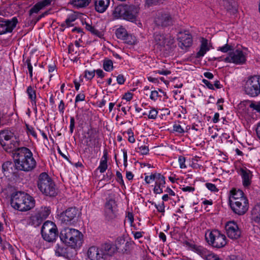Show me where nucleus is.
Here are the masks:
<instances>
[{"label": "nucleus", "mask_w": 260, "mask_h": 260, "mask_svg": "<svg viewBox=\"0 0 260 260\" xmlns=\"http://www.w3.org/2000/svg\"><path fill=\"white\" fill-rule=\"evenodd\" d=\"M203 83L210 89H214L213 85L211 84L208 80L203 79Z\"/></svg>", "instance_id": "nucleus-59"}, {"label": "nucleus", "mask_w": 260, "mask_h": 260, "mask_svg": "<svg viewBox=\"0 0 260 260\" xmlns=\"http://www.w3.org/2000/svg\"><path fill=\"white\" fill-rule=\"evenodd\" d=\"M155 207L156 208L157 211L159 212L163 213L165 212V205L164 202H162L160 204L157 205L155 204Z\"/></svg>", "instance_id": "nucleus-53"}, {"label": "nucleus", "mask_w": 260, "mask_h": 260, "mask_svg": "<svg viewBox=\"0 0 260 260\" xmlns=\"http://www.w3.org/2000/svg\"><path fill=\"white\" fill-rule=\"evenodd\" d=\"M155 73L160 75H168L171 74V72L169 70H157L154 72Z\"/></svg>", "instance_id": "nucleus-57"}, {"label": "nucleus", "mask_w": 260, "mask_h": 260, "mask_svg": "<svg viewBox=\"0 0 260 260\" xmlns=\"http://www.w3.org/2000/svg\"><path fill=\"white\" fill-rule=\"evenodd\" d=\"M153 23L158 28H163L173 23L172 18L170 14L165 11H158L154 17Z\"/></svg>", "instance_id": "nucleus-12"}, {"label": "nucleus", "mask_w": 260, "mask_h": 260, "mask_svg": "<svg viewBox=\"0 0 260 260\" xmlns=\"http://www.w3.org/2000/svg\"><path fill=\"white\" fill-rule=\"evenodd\" d=\"M133 98V94L130 92L125 93L123 99L126 100V101H131Z\"/></svg>", "instance_id": "nucleus-62"}, {"label": "nucleus", "mask_w": 260, "mask_h": 260, "mask_svg": "<svg viewBox=\"0 0 260 260\" xmlns=\"http://www.w3.org/2000/svg\"><path fill=\"white\" fill-rule=\"evenodd\" d=\"M108 208H109V209L111 210H117V205L114 200L111 199L106 202L105 206V209L107 210Z\"/></svg>", "instance_id": "nucleus-34"}, {"label": "nucleus", "mask_w": 260, "mask_h": 260, "mask_svg": "<svg viewBox=\"0 0 260 260\" xmlns=\"http://www.w3.org/2000/svg\"><path fill=\"white\" fill-rule=\"evenodd\" d=\"M165 0H146V4L148 6L162 3Z\"/></svg>", "instance_id": "nucleus-44"}, {"label": "nucleus", "mask_w": 260, "mask_h": 260, "mask_svg": "<svg viewBox=\"0 0 260 260\" xmlns=\"http://www.w3.org/2000/svg\"><path fill=\"white\" fill-rule=\"evenodd\" d=\"M244 89L247 95L255 97L260 94V76H253L246 81Z\"/></svg>", "instance_id": "nucleus-7"}, {"label": "nucleus", "mask_w": 260, "mask_h": 260, "mask_svg": "<svg viewBox=\"0 0 260 260\" xmlns=\"http://www.w3.org/2000/svg\"><path fill=\"white\" fill-rule=\"evenodd\" d=\"M37 186L39 190L46 196L55 197L57 194L54 181L46 172H43L39 175Z\"/></svg>", "instance_id": "nucleus-5"}, {"label": "nucleus", "mask_w": 260, "mask_h": 260, "mask_svg": "<svg viewBox=\"0 0 260 260\" xmlns=\"http://www.w3.org/2000/svg\"><path fill=\"white\" fill-rule=\"evenodd\" d=\"M186 245L189 250L197 253L204 260H223L217 254L202 246L189 242H186Z\"/></svg>", "instance_id": "nucleus-8"}, {"label": "nucleus", "mask_w": 260, "mask_h": 260, "mask_svg": "<svg viewBox=\"0 0 260 260\" xmlns=\"http://www.w3.org/2000/svg\"><path fill=\"white\" fill-rule=\"evenodd\" d=\"M103 68L107 72H110L113 69V61L109 59H105L103 61Z\"/></svg>", "instance_id": "nucleus-35"}, {"label": "nucleus", "mask_w": 260, "mask_h": 260, "mask_svg": "<svg viewBox=\"0 0 260 260\" xmlns=\"http://www.w3.org/2000/svg\"><path fill=\"white\" fill-rule=\"evenodd\" d=\"M155 182V185L153 191L155 193L160 194L163 192L162 188L166 183L165 178L164 176L158 173L156 174V177L154 180Z\"/></svg>", "instance_id": "nucleus-23"}, {"label": "nucleus", "mask_w": 260, "mask_h": 260, "mask_svg": "<svg viewBox=\"0 0 260 260\" xmlns=\"http://www.w3.org/2000/svg\"><path fill=\"white\" fill-rule=\"evenodd\" d=\"M178 45L182 49H186L192 44L191 35L188 33L180 32L178 37Z\"/></svg>", "instance_id": "nucleus-18"}, {"label": "nucleus", "mask_w": 260, "mask_h": 260, "mask_svg": "<svg viewBox=\"0 0 260 260\" xmlns=\"http://www.w3.org/2000/svg\"><path fill=\"white\" fill-rule=\"evenodd\" d=\"M82 135L88 139L87 143L89 146H95L99 143V136L96 131H84Z\"/></svg>", "instance_id": "nucleus-22"}, {"label": "nucleus", "mask_w": 260, "mask_h": 260, "mask_svg": "<svg viewBox=\"0 0 260 260\" xmlns=\"http://www.w3.org/2000/svg\"><path fill=\"white\" fill-rule=\"evenodd\" d=\"M249 107L260 113V102H251L249 105Z\"/></svg>", "instance_id": "nucleus-37"}, {"label": "nucleus", "mask_w": 260, "mask_h": 260, "mask_svg": "<svg viewBox=\"0 0 260 260\" xmlns=\"http://www.w3.org/2000/svg\"><path fill=\"white\" fill-rule=\"evenodd\" d=\"M86 29L90 31L92 34L101 38L103 36V34L101 31H99L97 29H96L93 26L89 25V24H86Z\"/></svg>", "instance_id": "nucleus-36"}, {"label": "nucleus", "mask_w": 260, "mask_h": 260, "mask_svg": "<svg viewBox=\"0 0 260 260\" xmlns=\"http://www.w3.org/2000/svg\"><path fill=\"white\" fill-rule=\"evenodd\" d=\"M75 20V18L74 16H70L68 18L66 21L65 23L67 26H70L72 25V23Z\"/></svg>", "instance_id": "nucleus-54"}, {"label": "nucleus", "mask_w": 260, "mask_h": 260, "mask_svg": "<svg viewBox=\"0 0 260 260\" xmlns=\"http://www.w3.org/2000/svg\"><path fill=\"white\" fill-rule=\"evenodd\" d=\"M18 23V20L14 17L11 19L0 20V35L12 32Z\"/></svg>", "instance_id": "nucleus-16"}, {"label": "nucleus", "mask_w": 260, "mask_h": 260, "mask_svg": "<svg viewBox=\"0 0 260 260\" xmlns=\"http://www.w3.org/2000/svg\"><path fill=\"white\" fill-rule=\"evenodd\" d=\"M123 134H127L128 135V140L130 143H135L136 140L134 138V134L133 131H127L126 133L124 132Z\"/></svg>", "instance_id": "nucleus-43"}, {"label": "nucleus", "mask_w": 260, "mask_h": 260, "mask_svg": "<svg viewBox=\"0 0 260 260\" xmlns=\"http://www.w3.org/2000/svg\"><path fill=\"white\" fill-rule=\"evenodd\" d=\"M26 92L28 95L29 99L30 100L32 104H36V90L31 86L27 87Z\"/></svg>", "instance_id": "nucleus-33"}, {"label": "nucleus", "mask_w": 260, "mask_h": 260, "mask_svg": "<svg viewBox=\"0 0 260 260\" xmlns=\"http://www.w3.org/2000/svg\"><path fill=\"white\" fill-rule=\"evenodd\" d=\"M107 162L101 160L100 166L98 167V169L100 170L101 173H104L106 171L107 169Z\"/></svg>", "instance_id": "nucleus-45"}, {"label": "nucleus", "mask_w": 260, "mask_h": 260, "mask_svg": "<svg viewBox=\"0 0 260 260\" xmlns=\"http://www.w3.org/2000/svg\"><path fill=\"white\" fill-rule=\"evenodd\" d=\"M125 78L122 75H119L117 77V81L119 84H123L125 82Z\"/></svg>", "instance_id": "nucleus-58"}, {"label": "nucleus", "mask_w": 260, "mask_h": 260, "mask_svg": "<svg viewBox=\"0 0 260 260\" xmlns=\"http://www.w3.org/2000/svg\"><path fill=\"white\" fill-rule=\"evenodd\" d=\"M41 234L43 239L49 242H53L58 236V230L54 223L47 221L43 224Z\"/></svg>", "instance_id": "nucleus-10"}, {"label": "nucleus", "mask_w": 260, "mask_h": 260, "mask_svg": "<svg viewBox=\"0 0 260 260\" xmlns=\"http://www.w3.org/2000/svg\"><path fill=\"white\" fill-rule=\"evenodd\" d=\"M138 152L140 153L142 155H146L148 153L149 148L146 145L141 146L138 147Z\"/></svg>", "instance_id": "nucleus-42"}, {"label": "nucleus", "mask_w": 260, "mask_h": 260, "mask_svg": "<svg viewBox=\"0 0 260 260\" xmlns=\"http://www.w3.org/2000/svg\"><path fill=\"white\" fill-rule=\"evenodd\" d=\"M209 50L210 45L208 43V41L206 39L202 38L201 40L200 50L196 54V57H203Z\"/></svg>", "instance_id": "nucleus-26"}, {"label": "nucleus", "mask_w": 260, "mask_h": 260, "mask_svg": "<svg viewBox=\"0 0 260 260\" xmlns=\"http://www.w3.org/2000/svg\"><path fill=\"white\" fill-rule=\"evenodd\" d=\"M0 144L6 150H16L19 146V141L12 131L0 132Z\"/></svg>", "instance_id": "nucleus-6"}, {"label": "nucleus", "mask_w": 260, "mask_h": 260, "mask_svg": "<svg viewBox=\"0 0 260 260\" xmlns=\"http://www.w3.org/2000/svg\"><path fill=\"white\" fill-rule=\"evenodd\" d=\"M27 64V68L29 71V74L30 78H32V67L30 63V60H26Z\"/></svg>", "instance_id": "nucleus-60"}, {"label": "nucleus", "mask_w": 260, "mask_h": 260, "mask_svg": "<svg viewBox=\"0 0 260 260\" xmlns=\"http://www.w3.org/2000/svg\"><path fill=\"white\" fill-rule=\"evenodd\" d=\"M11 204L15 209L20 211H27L35 207L34 199L23 192H17L11 198Z\"/></svg>", "instance_id": "nucleus-3"}, {"label": "nucleus", "mask_w": 260, "mask_h": 260, "mask_svg": "<svg viewBox=\"0 0 260 260\" xmlns=\"http://www.w3.org/2000/svg\"><path fill=\"white\" fill-rule=\"evenodd\" d=\"M205 185L206 187L211 191L217 192L218 191V189L214 184L206 183Z\"/></svg>", "instance_id": "nucleus-48"}, {"label": "nucleus", "mask_w": 260, "mask_h": 260, "mask_svg": "<svg viewBox=\"0 0 260 260\" xmlns=\"http://www.w3.org/2000/svg\"><path fill=\"white\" fill-rule=\"evenodd\" d=\"M182 190L183 191L191 192L194 190V188L191 186H186L182 188Z\"/></svg>", "instance_id": "nucleus-63"}, {"label": "nucleus", "mask_w": 260, "mask_h": 260, "mask_svg": "<svg viewBox=\"0 0 260 260\" xmlns=\"http://www.w3.org/2000/svg\"><path fill=\"white\" fill-rule=\"evenodd\" d=\"M13 166V164L12 162L7 161L4 162L2 165V169L4 172L5 171H9V169H12V166Z\"/></svg>", "instance_id": "nucleus-41"}, {"label": "nucleus", "mask_w": 260, "mask_h": 260, "mask_svg": "<svg viewBox=\"0 0 260 260\" xmlns=\"http://www.w3.org/2000/svg\"><path fill=\"white\" fill-rule=\"evenodd\" d=\"M155 46L160 51L170 50L174 43V39L170 36H167L162 34L155 33L154 35Z\"/></svg>", "instance_id": "nucleus-9"}, {"label": "nucleus", "mask_w": 260, "mask_h": 260, "mask_svg": "<svg viewBox=\"0 0 260 260\" xmlns=\"http://www.w3.org/2000/svg\"><path fill=\"white\" fill-rule=\"evenodd\" d=\"M246 56L242 51L237 49L229 53V55L224 59V61L228 63L236 64H242L246 61Z\"/></svg>", "instance_id": "nucleus-15"}, {"label": "nucleus", "mask_w": 260, "mask_h": 260, "mask_svg": "<svg viewBox=\"0 0 260 260\" xmlns=\"http://www.w3.org/2000/svg\"><path fill=\"white\" fill-rule=\"evenodd\" d=\"M52 1V0H42V1L39 2V4L43 8L50 5Z\"/></svg>", "instance_id": "nucleus-52"}, {"label": "nucleus", "mask_w": 260, "mask_h": 260, "mask_svg": "<svg viewBox=\"0 0 260 260\" xmlns=\"http://www.w3.org/2000/svg\"><path fill=\"white\" fill-rule=\"evenodd\" d=\"M240 175L242 176L243 184L244 186H248L251 182V178L252 177V173L246 168H241L240 170Z\"/></svg>", "instance_id": "nucleus-24"}, {"label": "nucleus", "mask_w": 260, "mask_h": 260, "mask_svg": "<svg viewBox=\"0 0 260 260\" xmlns=\"http://www.w3.org/2000/svg\"><path fill=\"white\" fill-rule=\"evenodd\" d=\"M180 167L181 169L186 168V166L185 164V158L183 156H180L178 158Z\"/></svg>", "instance_id": "nucleus-49"}, {"label": "nucleus", "mask_w": 260, "mask_h": 260, "mask_svg": "<svg viewBox=\"0 0 260 260\" xmlns=\"http://www.w3.org/2000/svg\"><path fill=\"white\" fill-rule=\"evenodd\" d=\"M95 72H96V75L101 78H103L105 76V73L103 70L101 69H98L95 71Z\"/></svg>", "instance_id": "nucleus-61"}, {"label": "nucleus", "mask_w": 260, "mask_h": 260, "mask_svg": "<svg viewBox=\"0 0 260 260\" xmlns=\"http://www.w3.org/2000/svg\"><path fill=\"white\" fill-rule=\"evenodd\" d=\"M225 230L228 236L232 239H237L241 236V231L237 224L232 221L226 223Z\"/></svg>", "instance_id": "nucleus-17"}, {"label": "nucleus", "mask_w": 260, "mask_h": 260, "mask_svg": "<svg viewBox=\"0 0 260 260\" xmlns=\"http://www.w3.org/2000/svg\"><path fill=\"white\" fill-rule=\"evenodd\" d=\"M105 209V216L106 219L108 221L114 220L117 217V210H111L109 209Z\"/></svg>", "instance_id": "nucleus-32"}, {"label": "nucleus", "mask_w": 260, "mask_h": 260, "mask_svg": "<svg viewBox=\"0 0 260 260\" xmlns=\"http://www.w3.org/2000/svg\"><path fill=\"white\" fill-rule=\"evenodd\" d=\"M61 241L74 249L80 248L83 242V235L75 229L66 228L62 229L59 235Z\"/></svg>", "instance_id": "nucleus-2"}, {"label": "nucleus", "mask_w": 260, "mask_h": 260, "mask_svg": "<svg viewBox=\"0 0 260 260\" xmlns=\"http://www.w3.org/2000/svg\"><path fill=\"white\" fill-rule=\"evenodd\" d=\"M50 213L49 207H41L37 212L36 214L32 217L34 221H37L36 225H39L42 220L46 219Z\"/></svg>", "instance_id": "nucleus-20"}, {"label": "nucleus", "mask_w": 260, "mask_h": 260, "mask_svg": "<svg viewBox=\"0 0 260 260\" xmlns=\"http://www.w3.org/2000/svg\"><path fill=\"white\" fill-rule=\"evenodd\" d=\"M157 115V111L155 109H152L149 112L148 118L149 119H155Z\"/></svg>", "instance_id": "nucleus-50"}, {"label": "nucleus", "mask_w": 260, "mask_h": 260, "mask_svg": "<svg viewBox=\"0 0 260 260\" xmlns=\"http://www.w3.org/2000/svg\"><path fill=\"white\" fill-rule=\"evenodd\" d=\"M55 251L56 255L58 256H62L64 253L63 247L60 246L58 244L56 245Z\"/></svg>", "instance_id": "nucleus-38"}, {"label": "nucleus", "mask_w": 260, "mask_h": 260, "mask_svg": "<svg viewBox=\"0 0 260 260\" xmlns=\"http://www.w3.org/2000/svg\"><path fill=\"white\" fill-rule=\"evenodd\" d=\"M157 173L151 174L150 176H146L145 177V181L146 183L149 184L150 183L151 180H154L156 177V174Z\"/></svg>", "instance_id": "nucleus-47"}, {"label": "nucleus", "mask_w": 260, "mask_h": 260, "mask_svg": "<svg viewBox=\"0 0 260 260\" xmlns=\"http://www.w3.org/2000/svg\"><path fill=\"white\" fill-rule=\"evenodd\" d=\"M229 203L232 211L238 215L245 214L248 210L249 203L247 199L239 200L238 201H233Z\"/></svg>", "instance_id": "nucleus-14"}, {"label": "nucleus", "mask_w": 260, "mask_h": 260, "mask_svg": "<svg viewBox=\"0 0 260 260\" xmlns=\"http://www.w3.org/2000/svg\"><path fill=\"white\" fill-rule=\"evenodd\" d=\"M14 159L15 168L18 170L28 172L36 166L31 152L26 147L18 148L14 153Z\"/></svg>", "instance_id": "nucleus-1"}, {"label": "nucleus", "mask_w": 260, "mask_h": 260, "mask_svg": "<svg viewBox=\"0 0 260 260\" xmlns=\"http://www.w3.org/2000/svg\"><path fill=\"white\" fill-rule=\"evenodd\" d=\"M87 255L90 260H105L106 257L100 248L92 246L88 250Z\"/></svg>", "instance_id": "nucleus-19"}, {"label": "nucleus", "mask_w": 260, "mask_h": 260, "mask_svg": "<svg viewBox=\"0 0 260 260\" xmlns=\"http://www.w3.org/2000/svg\"><path fill=\"white\" fill-rule=\"evenodd\" d=\"M233 50V47L231 45H228V44H225L224 46L222 47H219L217 49V50L220 51L223 53H226L229 51H231Z\"/></svg>", "instance_id": "nucleus-39"}, {"label": "nucleus", "mask_w": 260, "mask_h": 260, "mask_svg": "<svg viewBox=\"0 0 260 260\" xmlns=\"http://www.w3.org/2000/svg\"><path fill=\"white\" fill-rule=\"evenodd\" d=\"M42 9H43V8L41 6L39 3H38L32 8L30 9L29 10V14L31 15L33 13H37Z\"/></svg>", "instance_id": "nucleus-40"}, {"label": "nucleus", "mask_w": 260, "mask_h": 260, "mask_svg": "<svg viewBox=\"0 0 260 260\" xmlns=\"http://www.w3.org/2000/svg\"><path fill=\"white\" fill-rule=\"evenodd\" d=\"M139 13V8L135 5H119L113 12L114 16L131 22L136 20Z\"/></svg>", "instance_id": "nucleus-4"}, {"label": "nucleus", "mask_w": 260, "mask_h": 260, "mask_svg": "<svg viewBox=\"0 0 260 260\" xmlns=\"http://www.w3.org/2000/svg\"><path fill=\"white\" fill-rule=\"evenodd\" d=\"M219 5L230 14L237 12V7L234 0H219Z\"/></svg>", "instance_id": "nucleus-21"}, {"label": "nucleus", "mask_w": 260, "mask_h": 260, "mask_svg": "<svg viewBox=\"0 0 260 260\" xmlns=\"http://www.w3.org/2000/svg\"><path fill=\"white\" fill-rule=\"evenodd\" d=\"M208 243L212 247L221 248L224 247L227 243L225 236L218 230L211 231L208 237L206 238Z\"/></svg>", "instance_id": "nucleus-11"}, {"label": "nucleus", "mask_w": 260, "mask_h": 260, "mask_svg": "<svg viewBox=\"0 0 260 260\" xmlns=\"http://www.w3.org/2000/svg\"><path fill=\"white\" fill-rule=\"evenodd\" d=\"M100 249L103 253H104L106 257L108 255H112L116 251L115 246L111 243H104L102 245Z\"/></svg>", "instance_id": "nucleus-28"}, {"label": "nucleus", "mask_w": 260, "mask_h": 260, "mask_svg": "<svg viewBox=\"0 0 260 260\" xmlns=\"http://www.w3.org/2000/svg\"><path fill=\"white\" fill-rule=\"evenodd\" d=\"M110 3V0H95V10L98 13H103L107 10Z\"/></svg>", "instance_id": "nucleus-25"}, {"label": "nucleus", "mask_w": 260, "mask_h": 260, "mask_svg": "<svg viewBox=\"0 0 260 260\" xmlns=\"http://www.w3.org/2000/svg\"><path fill=\"white\" fill-rule=\"evenodd\" d=\"M65 108L64 103L63 101V100H61L60 101V103L58 105V110L60 112V113H61L62 114L64 112V110Z\"/></svg>", "instance_id": "nucleus-56"}, {"label": "nucleus", "mask_w": 260, "mask_h": 260, "mask_svg": "<svg viewBox=\"0 0 260 260\" xmlns=\"http://www.w3.org/2000/svg\"><path fill=\"white\" fill-rule=\"evenodd\" d=\"M251 215L253 220L260 224V203L255 205L251 211Z\"/></svg>", "instance_id": "nucleus-30"}, {"label": "nucleus", "mask_w": 260, "mask_h": 260, "mask_svg": "<svg viewBox=\"0 0 260 260\" xmlns=\"http://www.w3.org/2000/svg\"><path fill=\"white\" fill-rule=\"evenodd\" d=\"M115 34L118 39L123 40L126 41L129 37L126 30L122 27L117 28L116 30Z\"/></svg>", "instance_id": "nucleus-31"}, {"label": "nucleus", "mask_w": 260, "mask_h": 260, "mask_svg": "<svg viewBox=\"0 0 260 260\" xmlns=\"http://www.w3.org/2000/svg\"><path fill=\"white\" fill-rule=\"evenodd\" d=\"M231 196L229 198V203L234 202L233 201H238L239 200L247 199L244 196V192L241 190L232 189L231 191Z\"/></svg>", "instance_id": "nucleus-27"}, {"label": "nucleus", "mask_w": 260, "mask_h": 260, "mask_svg": "<svg viewBox=\"0 0 260 260\" xmlns=\"http://www.w3.org/2000/svg\"><path fill=\"white\" fill-rule=\"evenodd\" d=\"M94 76H95V70L91 71H85L84 77L88 80H91V79H92L94 77Z\"/></svg>", "instance_id": "nucleus-46"}, {"label": "nucleus", "mask_w": 260, "mask_h": 260, "mask_svg": "<svg viewBox=\"0 0 260 260\" xmlns=\"http://www.w3.org/2000/svg\"><path fill=\"white\" fill-rule=\"evenodd\" d=\"M158 97V93L156 90L152 91L150 95V98L155 101Z\"/></svg>", "instance_id": "nucleus-55"}, {"label": "nucleus", "mask_w": 260, "mask_h": 260, "mask_svg": "<svg viewBox=\"0 0 260 260\" xmlns=\"http://www.w3.org/2000/svg\"><path fill=\"white\" fill-rule=\"evenodd\" d=\"M91 0H71L70 3L77 8H83L87 7Z\"/></svg>", "instance_id": "nucleus-29"}, {"label": "nucleus", "mask_w": 260, "mask_h": 260, "mask_svg": "<svg viewBox=\"0 0 260 260\" xmlns=\"http://www.w3.org/2000/svg\"><path fill=\"white\" fill-rule=\"evenodd\" d=\"M116 176L118 179V181L119 182V183L123 184L122 174L119 172H117Z\"/></svg>", "instance_id": "nucleus-64"}, {"label": "nucleus", "mask_w": 260, "mask_h": 260, "mask_svg": "<svg viewBox=\"0 0 260 260\" xmlns=\"http://www.w3.org/2000/svg\"><path fill=\"white\" fill-rule=\"evenodd\" d=\"M78 215V210L75 207H71L60 214V219L62 223L70 225L75 222Z\"/></svg>", "instance_id": "nucleus-13"}, {"label": "nucleus", "mask_w": 260, "mask_h": 260, "mask_svg": "<svg viewBox=\"0 0 260 260\" xmlns=\"http://www.w3.org/2000/svg\"><path fill=\"white\" fill-rule=\"evenodd\" d=\"M85 95L84 93H81L78 94L75 99V103H77L80 101H83L85 100Z\"/></svg>", "instance_id": "nucleus-51"}]
</instances>
